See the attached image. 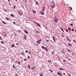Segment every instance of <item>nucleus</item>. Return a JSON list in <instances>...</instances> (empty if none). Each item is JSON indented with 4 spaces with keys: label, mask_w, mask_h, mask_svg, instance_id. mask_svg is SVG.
I'll return each instance as SVG.
<instances>
[{
    "label": "nucleus",
    "mask_w": 76,
    "mask_h": 76,
    "mask_svg": "<svg viewBox=\"0 0 76 76\" xmlns=\"http://www.w3.org/2000/svg\"><path fill=\"white\" fill-rule=\"evenodd\" d=\"M69 42H71V40L69 39Z\"/></svg>",
    "instance_id": "nucleus-44"
},
{
    "label": "nucleus",
    "mask_w": 76,
    "mask_h": 76,
    "mask_svg": "<svg viewBox=\"0 0 76 76\" xmlns=\"http://www.w3.org/2000/svg\"><path fill=\"white\" fill-rule=\"evenodd\" d=\"M45 6H43V9L42 10L44 12V11H45Z\"/></svg>",
    "instance_id": "nucleus-3"
},
{
    "label": "nucleus",
    "mask_w": 76,
    "mask_h": 76,
    "mask_svg": "<svg viewBox=\"0 0 76 76\" xmlns=\"http://www.w3.org/2000/svg\"><path fill=\"white\" fill-rule=\"evenodd\" d=\"M61 52L62 54H66V53L64 50H61Z\"/></svg>",
    "instance_id": "nucleus-1"
},
{
    "label": "nucleus",
    "mask_w": 76,
    "mask_h": 76,
    "mask_svg": "<svg viewBox=\"0 0 76 76\" xmlns=\"http://www.w3.org/2000/svg\"><path fill=\"white\" fill-rule=\"evenodd\" d=\"M3 35L4 36H6V33L5 32H4L3 33Z\"/></svg>",
    "instance_id": "nucleus-6"
},
{
    "label": "nucleus",
    "mask_w": 76,
    "mask_h": 76,
    "mask_svg": "<svg viewBox=\"0 0 76 76\" xmlns=\"http://www.w3.org/2000/svg\"><path fill=\"white\" fill-rule=\"evenodd\" d=\"M57 74L59 76H62V73L61 72H57Z\"/></svg>",
    "instance_id": "nucleus-2"
},
{
    "label": "nucleus",
    "mask_w": 76,
    "mask_h": 76,
    "mask_svg": "<svg viewBox=\"0 0 76 76\" xmlns=\"http://www.w3.org/2000/svg\"><path fill=\"white\" fill-rule=\"evenodd\" d=\"M69 8H70V10H72V8L71 7H69Z\"/></svg>",
    "instance_id": "nucleus-18"
},
{
    "label": "nucleus",
    "mask_w": 76,
    "mask_h": 76,
    "mask_svg": "<svg viewBox=\"0 0 76 76\" xmlns=\"http://www.w3.org/2000/svg\"><path fill=\"white\" fill-rule=\"evenodd\" d=\"M39 41H40V42H41V40L40 39L39 40Z\"/></svg>",
    "instance_id": "nucleus-59"
},
{
    "label": "nucleus",
    "mask_w": 76,
    "mask_h": 76,
    "mask_svg": "<svg viewBox=\"0 0 76 76\" xmlns=\"http://www.w3.org/2000/svg\"><path fill=\"white\" fill-rule=\"evenodd\" d=\"M35 69V67H34H34H33V69Z\"/></svg>",
    "instance_id": "nucleus-63"
},
{
    "label": "nucleus",
    "mask_w": 76,
    "mask_h": 76,
    "mask_svg": "<svg viewBox=\"0 0 76 76\" xmlns=\"http://www.w3.org/2000/svg\"><path fill=\"white\" fill-rule=\"evenodd\" d=\"M34 23H37V22H35V21H34L33 22Z\"/></svg>",
    "instance_id": "nucleus-37"
},
{
    "label": "nucleus",
    "mask_w": 76,
    "mask_h": 76,
    "mask_svg": "<svg viewBox=\"0 0 76 76\" xmlns=\"http://www.w3.org/2000/svg\"><path fill=\"white\" fill-rule=\"evenodd\" d=\"M64 62H66V60H64L63 61Z\"/></svg>",
    "instance_id": "nucleus-48"
},
{
    "label": "nucleus",
    "mask_w": 76,
    "mask_h": 76,
    "mask_svg": "<svg viewBox=\"0 0 76 76\" xmlns=\"http://www.w3.org/2000/svg\"><path fill=\"white\" fill-rule=\"evenodd\" d=\"M26 53H28V50H26Z\"/></svg>",
    "instance_id": "nucleus-39"
},
{
    "label": "nucleus",
    "mask_w": 76,
    "mask_h": 76,
    "mask_svg": "<svg viewBox=\"0 0 76 76\" xmlns=\"http://www.w3.org/2000/svg\"><path fill=\"white\" fill-rule=\"evenodd\" d=\"M36 32H37V34H39V31H38L37 30L36 31Z\"/></svg>",
    "instance_id": "nucleus-21"
},
{
    "label": "nucleus",
    "mask_w": 76,
    "mask_h": 76,
    "mask_svg": "<svg viewBox=\"0 0 76 76\" xmlns=\"http://www.w3.org/2000/svg\"><path fill=\"white\" fill-rule=\"evenodd\" d=\"M21 54L23 56H24V53H23V52H21Z\"/></svg>",
    "instance_id": "nucleus-24"
},
{
    "label": "nucleus",
    "mask_w": 76,
    "mask_h": 76,
    "mask_svg": "<svg viewBox=\"0 0 76 76\" xmlns=\"http://www.w3.org/2000/svg\"><path fill=\"white\" fill-rule=\"evenodd\" d=\"M28 54H31V52H28Z\"/></svg>",
    "instance_id": "nucleus-32"
},
{
    "label": "nucleus",
    "mask_w": 76,
    "mask_h": 76,
    "mask_svg": "<svg viewBox=\"0 0 76 76\" xmlns=\"http://www.w3.org/2000/svg\"><path fill=\"white\" fill-rule=\"evenodd\" d=\"M33 13H36V12H35V11H34L33 12Z\"/></svg>",
    "instance_id": "nucleus-49"
},
{
    "label": "nucleus",
    "mask_w": 76,
    "mask_h": 76,
    "mask_svg": "<svg viewBox=\"0 0 76 76\" xmlns=\"http://www.w3.org/2000/svg\"><path fill=\"white\" fill-rule=\"evenodd\" d=\"M72 31H74V29H72Z\"/></svg>",
    "instance_id": "nucleus-46"
},
{
    "label": "nucleus",
    "mask_w": 76,
    "mask_h": 76,
    "mask_svg": "<svg viewBox=\"0 0 76 76\" xmlns=\"http://www.w3.org/2000/svg\"><path fill=\"white\" fill-rule=\"evenodd\" d=\"M2 22L3 23H4V25H6V23H5V22H4L3 21H2Z\"/></svg>",
    "instance_id": "nucleus-16"
},
{
    "label": "nucleus",
    "mask_w": 76,
    "mask_h": 76,
    "mask_svg": "<svg viewBox=\"0 0 76 76\" xmlns=\"http://www.w3.org/2000/svg\"><path fill=\"white\" fill-rule=\"evenodd\" d=\"M46 29L47 30V27H46Z\"/></svg>",
    "instance_id": "nucleus-64"
},
{
    "label": "nucleus",
    "mask_w": 76,
    "mask_h": 76,
    "mask_svg": "<svg viewBox=\"0 0 76 76\" xmlns=\"http://www.w3.org/2000/svg\"><path fill=\"white\" fill-rule=\"evenodd\" d=\"M24 37L25 38V39L26 40V35H24Z\"/></svg>",
    "instance_id": "nucleus-11"
},
{
    "label": "nucleus",
    "mask_w": 76,
    "mask_h": 76,
    "mask_svg": "<svg viewBox=\"0 0 76 76\" xmlns=\"http://www.w3.org/2000/svg\"><path fill=\"white\" fill-rule=\"evenodd\" d=\"M24 61H26V59H24Z\"/></svg>",
    "instance_id": "nucleus-57"
},
{
    "label": "nucleus",
    "mask_w": 76,
    "mask_h": 76,
    "mask_svg": "<svg viewBox=\"0 0 76 76\" xmlns=\"http://www.w3.org/2000/svg\"><path fill=\"white\" fill-rule=\"evenodd\" d=\"M46 41H47V42H48L49 41L48 40H47V39H46Z\"/></svg>",
    "instance_id": "nucleus-40"
},
{
    "label": "nucleus",
    "mask_w": 76,
    "mask_h": 76,
    "mask_svg": "<svg viewBox=\"0 0 76 76\" xmlns=\"http://www.w3.org/2000/svg\"><path fill=\"white\" fill-rule=\"evenodd\" d=\"M68 29L69 31H71V29H70V28H68Z\"/></svg>",
    "instance_id": "nucleus-34"
},
{
    "label": "nucleus",
    "mask_w": 76,
    "mask_h": 76,
    "mask_svg": "<svg viewBox=\"0 0 76 76\" xmlns=\"http://www.w3.org/2000/svg\"><path fill=\"white\" fill-rule=\"evenodd\" d=\"M30 57L29 56H28V58L29 59Z\"/></svg>",
    "instance_id": "nucleus-42"
},
{
    "label": "nucleus",
    "mask_w": 76,
    "mask_h": 76,
    "mask_svg": "<svg viewBox=\"0 0 76 76\" xmlns=\"http://www.w3.org/2000/svg\"><path fill=\"white\" fill-rule=\"evenodd\" d=\"M18 63L19 64V65H20V62H18Z\"/></svg>",
    "instance_id": "nucleus-29"
},
{
    "label": "nucleus",
    "mask_w": 76,
    "mask_h": 76,
    "mask_svg": "<svg viewBox=\"0 0 76 76\" xmlns=\"http://www.w3.org/2000/svg\"><path fill=\"white\" fill-rule=\"evenodd\" d=\"M73 41H74V42H76L75 41V40H73Z\"/></svg>",
    "instance_id": "nucleus-54"
},
{
    "label": "nucleus",
    "mask_w": 76,
    "mask_h": 76,
    "mask_svg": "<svg viewBox=\"0 0 76 76\" xmlns=\"http://www.w3.org/2000/svg\"><path fill=\"white\" fill-rule=\"evenodd\" d=\"M37 26H39V27H40V28L41 27V26H40V24H39V23H37Z\"/></svg>",
    "instance_id": "nucleus-4"
},
{
    "label": "nucleus",
    "mask_w": 76,
    "mask_h": 76,
    "mask_svg": "<svg viewBox=\"0 0 76 76\" xmlns=\"http://www.w3.org/2000/svg\"><path fill=\"white\" fill-rule=\"evenodd\" d=\"M53 39L54 41V42H56V40L55 39H54V38Z\"/></svg>",
    "instance_id": "nucleus-33"
},
{
    "label": "nucleus",
    "mask_w": 76,
    "mask_h": 76,
    "mask_svg": "<svg viewBox=\"0 0 76 76\" xmlns=\"http://www.w3.org/2000/svg\"><path fill=\"white\" fill-rule=\"evenodd\" d=\"M66 32H68V30H67V29L66 28Z\"/></svg>",
    "instance_id": "nucleus-36"
},
{
    "label": "nucleus",
    "mask_w": 76,
    "mask_h": 76,
    "mask_svg": "<svg viewBox=\"0 0 76 76\" xmlns=\"http://www.w3.org/2000/svg\"><path fill=\"white\" fill-rule=\"evenodd\" d=\"M45 50H46V51L48 52V50H47V48H45Z\"/></svg>",
    "instance_id": "nucleus-19"
},
{
    "label": "nucleus",
    "mask_w": 76,
    "mask_h": 76,
    "mask_svg": "<svg viewBox=\"0 0 76 76\" xmlns=\"http://www.w3.org/2000/svg\"><path fill=\"white\" fill-rule=\"evenodd\" d=\"M48 63H49V64H51L52 63L51 62V61H50L49 60L48 61Z\"/></svg>",
    "instance_id": "nucleus-8"
},
{
    "label": "nucleus",
    "mask_w": 76,
    "mask_h": 76,
    "mask_svg": "<svg viewBox=\"0 0 76 76\" xmlns=\"http://www.w3.org/2000/svg\"><path fill=\"white\" fill-rule=\"evenodd\" d=\"M24 31L25 33L27 34H28V31H26V30H24Z\"/></svg>",
    "instance_id": "nucleus-7"
},
{
    "label": "nucleus",
    "mask_w": 76,
    "mask_h": 76,
    "mask_svg": "<svg viewBox=\"0 0 76 76\" xmlns=\"http://www.w3.org/2000/svg\"><path fill=\"white\" fill-rule=\"evenodd\" d=\"M49 71H50V72H51V73H53V71L51 69H50Z\"/></svg>",
    "instance_id": "nucleus-20"
},
{
    "label": "nucleus",
    "mask_w": 76,
    "mask_h": 76,
    "mask_svg": "<svg viewBox=\"0 0 76 76\" xmlns=\"http://www.w3.org/2000/svg\"><path fill=\"white\" fill-rule=\"evenodd\" d=\"M13 23L14 24H15L16 23L15 22H13Z\"/></svg>",
    "instance_id": "nucleus-55"
},
{
    "label": "nucleus",
    "mask_w": 76,
    "mask_h": 76,
    "mask_svg": "<svg viewBox=\"0 0 76 76\" xmlns=\"http://www.w3.org/2000/svg\"><path fill=\"white\" fill-rule=\"evenodd\" d=\"M19 15H20V16H22V13L21 12H19Z\"/></svg>",
    "instance_id": "nucleus-9"
},
{
    "label": "nucleus",
    "mask_w": 76,
    "mask_h": 76,
    "mask_svg": "<svg viewBox=\"0 0 76 76\" xmlns=\"http://www.w3.org/2000/svg\"><path fill=\"white\" fill-rule=\"evenodd\" d=\"M15 7H16L15 6H14V9H15Z\"/></svg>",
    "instance_id": "nucleus-41"
},
{
    "label": "nucleus",
    "mask_w": 76,
    "mask_h": 76,
    "mask_svg": "<svg viewBox=\"0 0 76 76\" xmlns=\"http://www.w3.org/2000/svg\"><path fill=\"white\" fill-rule=\"evenodd\" d=\"M60 70H64V69H63L62 68H61L60 69Z\"/></svg>",
    "instance_id": "nucleus-28"
},
{
    "label": "nucleus",
    "mask_w": 76,
    "mask_h": 76,
    "mask_svg": "<svg viewBox=\"0 0 76 76\" xmlns=\"http://www.w3.org/2000/svg\"><path fill=\"white\" fill-rule=\"evenodd\" d=\"M40 74H41L40 75V76H43L42 75V73H40Z\"/></svg>",
    "instance_id": "nucleus-25"
},
{
    "label": "nucleus",
    "mask_w": 76,
    "mask_h": 76,
    "mask_svg": "<svg viewBox=\"0 0 76 76\" xmlns=\"http://www.w3.org/2000/svg\"><path fill=\"white\" fill-rule=\"evenodd\" d=\"M37 42L38 43V44H41V42H40L39 40L37 41Z\"/></svg>",
    "instance_id": "nucleus-14"
},
{
    "label": "nucleus",
    "mask_w": 76,
    "mask_h": 76,
    "mask_svg": "<svg viewBox=\"0 0 76 76\" xmlns=\"http://www.w3.org/2000/svg\"><path fill=\"white\" fill-rule=\"evenodd\" d=\"M68 45H70V46H72V45H71V44H68Z\"/></svg>",
    "instance_id": "nucleus-38"
},
{
    "label": "nucleus",
    "mask_w": 76,
    "mask_h": 76,
    "mask_svg": "<svg viewBox=\"0 0 76 76\" xmlns=\"http://www.w3.org/2000/svg\"><path fill=\"white\" fill-rule=\"evenodd\" d=\"M13 68H14V69H15V65L14 64H13Z\"/></svg>",
    "instance_id": "nucleus-22"
},
{
    "label": "nucleus",
    "mask_w": 76,
    "mask_h": 76,
    "mask_svg": "<svg viewBox=\"0 0 76 76\" xmlns=\"http://www.w3.org/2000/svg\"><path fill=\"white\" fill-rule=\"evenodd\" d=\"M53 38H55V37H54V36H53Z\"/></svg>",
    "instance_id": "nucleus-52"
},
{
    "label": "nucleus",
    "mask_w": 76,
    "mask_h": 76,
    "mask_svg": "<svg viewBox=\"0 0 76 76\" xmlns=\"http://www.w3.org/2000/svg\"><path fill=\"white\" fill-rule=\"evenodd\" d=\"M15 44H13L12 45H11V47H15Z\"/></svg>",
    "instance_id": "nucleus-13"
},
{
    "label": "nucleus",
    "mask_w": 76,
    "mask_h": 76,
    "mask_svg": "<svg viewBox=\"0 0 76 76\" xmlns=\"http://www.w3.org/2000/svg\"><path fill=\"white\" fill-rule=\"evenodd\" d=\"M65 73H63V75H65Z\"/></svg>",
    "instance_id": "nucleus-58"
},
{
    "label": "nucleus",
    "mask_w": 76,
    "mask_h": 76,
    "mask_svg": "<svg viewBox=\"0 0 76 76\" xmlns=\"http://www.w3.org/2000/svg\"><path fill=\"white\" fill-rule=\"evenodd\" d=\"M66 39H68V40L69 39V37H66Z\"/></svg>",
    "instance_id": "nucleus-43"
},
{
    "label": "nucleus",
    "mask_w": 76,
    "mask_h": 76,
    "mask_svg": "<svg viewBox=\"0 0 76 76\" xmlns=\"http://www.w3.org/2000/svg\"><path fill=\"white\" fill-rule=\"evenodd\" d=\"M6 20H9V18H7V19H6Z\"/></svg>",
    "instance_id": "nucleus-31"
},
{
    "label": "nucleus",
    "mask_w": 76,
    "mask_h": 76,
    "mask_svg": "<svg viewBox=\"0 0 76 76\" xmlns=\"http://www.w3.org/2000/svg\"><path fill=\"white\" fill-rule=\"evenodd\" d=\"M68 60H71L70 59V58H69L68 59Z\"/></svg>",
    "instance_id": "nucleus-62"
},
{
    "label": "nucleus",
    "mask_w": 76,
    "mask_h": 76,
    "mask_svg": "<svg viewBox=\"0 0 76 76\" xmlns=\"http://www.w3.org/2000/svg\"><path fill=\"white\" fill-rule=\"evenodd\" d=\"M42 48H43V49H45V47H44V46H42Z\"/></svg>",
    "instance_id": "nucleus-26"
},
{
    "label": "nucleus",
    "mask_w": 76,
    "mask_h": 76,
    "mask_svg": "<svg viewBox=\"0 0 76 76\" xmlns=\"http://www.w3.org/2000/svg\"><path fill=\"white\" fill-rule=\"evenodd\" d=\"M54 18H55L57 20H58L57 19V18H56V17H55Z\"/></svg>",
    "instance_id": "nucleus-50"
},
{
    "label": "nucleus",
    "mask_w": 76,
    "mask_h": 76,
    "mask_svg": "<svg viewBox=\"0 0 76 76\" xmlns=\"http://www.w3.org/2000/svg\"><path fill=\"white\" fill-rule=\"evenodd\" d=\"M25 1H26V2H28V1L27 0H25Z\"/></svg>",
    "instance_id": "nucleus-56"
},
{
    "label": "nucleus",
    "mask_w": 76,
    "mask_h": 76,
    "mask_svg": "<svg viewBox=\"0 0 76 76\" xmlns=\"http://www.w3.org/2000/svg\"><path fill=\"white\" fill-rule=\"evenodd\" d=\"M60 29H61V31H62L63 32H64V31L63 30V28H62L60 27Z\"/></svg>",
    "instance_id": "nucleus-15"
},
{
    "label": "nucleus",
    "mask_w": 76,
    "mask_h": 76,
    "mask_svg": "<svg viewBox=\"0 0 76 76\" xmlns=\"http://www.w3.org/2000/svg\"><path fill=\"white\" fill-rule=\"evenodd\" d=\"M54 4L53 5H52L51 6V8H52V9H54Z\"/></svg>",
    "instance_id": "nucleus-5"
},
{
    "label": "nucleus",
    "mask_w": 76,
    "mask_h": 76,
    "mask_svg": "<svg viewBox=\"0 0 76 76\" xmlns=\"http://www.w3.org/2000/svg\"><path fill=\"white\" fill-rule=\"evenodd\" d=\"M28 67L29 69H31V66H30L29 65H28Z\"/></svg>",
    "instance_id": "nucleus-17"
},
{
    "label": "nucleus",
    "mask_w": 76,
    "mask_h": 76,
    "mask_svg": "<svg viewBox=\"0 0 76 76\" xmlns=\"http://www.w3.org/2000/svg\"><path fill=\"white\" fill-rule=\"evenodd\" d=\"M36 3L38 5V1H36Z\"/></svg>",
    "instance_id": "nucleus-35"
},
{
    "label": "nucleus",
    "mask_w": 76,
    "mask_h": 76,
    "mask_svg": "<svg viewBox=\"0 0 76 76\" xmlns=\"http://www.w3.org/2000/svg\"><path fill=\"white\" fill-rule=\"evenodd\" d=\"M11 16H12V17H13L14 16H13V14H12L11 15Z\"/></svg>",
    "instance_id": "nucleus-30"
},
{
    "label": "nucleus",
    "mask_w": 76,
    "mask_h": 76,
    "mask_svg": "<svg viewBox=\"0 0 76 76\" xmlns=\"http://www.w3.org/2000/svg\"><path fill=\"white\" fill-rule=\"evenodd\" d=\"M70 25H71V26H73V24H70Z\"/></svg>",
    "instance_id": "nucleus-45"
},
{
    "label": "nucleus",
    "mask_w": 76,
    "mask_h": 76,
    "mask_svg": "<svg viewBox=\"0 0 76 76\" xmlns=\"http://www.w3.org/2000/svg\"><path fill=\"white\" fill-rule=\"evenodd\" d=\"M1 42L2 44H4V42H3V41H1Z\"/></svg>",
    "instance_id": "nucleus-12"
},
{
    "label": "nucleus",
    "mask_w": 76,
    "mask_h": 76,
    "mask_svg": "<svg viewBox=\"0 0 76 76\" xmlns=\"http://www.w3.org/2000/svg\"><path fill=\"white\" fill-rule=\"evenodd\" d=\"M62 37H63V38H64V36H62Z\"/></svg>",
    "instance_id": "nucleus-51"
},
{
    "label": "nucleus",
    "mask_w": 76,
    "mask_h": 76,
    "mask_svg": "<svg viewBox=\"0 0 76 76\" xmlns=\"http://www.w3.org/2000/svg\"><path fill=\"white\" fill-rule=\"evenodd\" d=\"M16 45H19V44L18 43H17Z\"/></svg>",
    "instance_id": "nucleus-53"
},
{
    "label": "nucleus",
    "mask_w": 76,
    "mask_h": 76,
    "mask_svg": "<svg viewBox=\"0 0 76 76\" xmlns=\"http://www.w3.org/2000/svg\"><path fill=\"white\" fill-rule=\"evenodd\" d=\"M18 32H20V30H18Z\"/></svg>",
    "instance_id": "nucleus-60"
},
{
    "label": "nucleus",
    "mask_w": 76,
    "mask_h": 76,
    "mask_svg": "<svg viewBox=\"0 0 76 76\" xmlns=\"http://www.w3.org/2000/svg\"><path fill=\"white\" fill-rule=\"evenodd\" d=\"M41 12H42V13L40 12V13L41 15H44V12H43L42 11H41Z\"/></svg>",
    "instance_id": "nucleus-10"
},
{
    "label": "nucleus",
    "mask_w": 76,
    "mask_h": 76,
    "mask_svg": "<svg viewBox=\"0 0 76 76\" xmlns=\"http://www.w3.org/2000/svg\"><path fill=\"white\" fill-rule=\"evenodd\" d=\"M54 21H55V22H58V21H57V20H56L54 19Z\"/></svg>",
    "instance_id": "nucleus-23"
},
{
    "label": "nucleus",
    "mask_w": 76,
    "mask_h": 76,
    "mask_svg": "<svg viewBox=\"0 0 76 76\" xmlns=\"http://www.w3.org/2000/svg\"><path fill=\"white\" fill-rule=\"evenodd\" d=\"M15 76H18V74H15Z\"/></svg>",
    "instance_id": "nucleus-47"
},
{
    "label": "nucleus",
    "mask_w": 76,
    "mask_h": 76,
    "mask_svg": "<svg viewBox=\"0 0 76 76\" xmlns=\"http://www.w3.org/2000/svg\"><path fill=\"white\" fill-rule=\"evenodd\" d=\"M31 69L32 70H33V69H34V68H32Z\"/></svg>",
    "instance_id": "nucleus-61"
},
{
    "label": "nucleus",
    "mask_w": 76,
    "mask_h": 76,
    "mask_svg": "<svg viewBox=\"0 0 76 76\" xmlns=\"http://www.w3.org/2000/svg\"><path fill=\"white\" fill-rule=\"evenodd\" d=\"M2 39V37L1 36H0V39L1 40L2 39Z\"/></svg>",
    "instance_id": "nucleus-27"
}]
</instances>
